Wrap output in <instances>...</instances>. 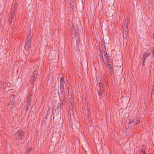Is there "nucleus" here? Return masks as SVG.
Wrapping results in <instances>:
<instances>
[{
	"instance_id": "obj_1",
	"label": "nucleus",
	"mask_w": 154,
	"mask_h": 154,
	"mask_svg": "<svg viewBox=\"0 0 154 154\" xmlns=\"http://www.w3.org/2000/svg\"><path fill=\"white\" fill-rule=\"evenodd\" d=\"M130 19L129 18L127 17L125 21V23L124 24L123 30V36L124 39H127L128 34V26L130 25Z\"/></svg>"
},
{
	"instance_id": "obj_2",
	"label": "nucleus",
	"mask_w": 154,
	"mask_h": 154,
	"mask_svg": "<svg viewBox=\"0 0 154 154\" xmlns=\"http://www.w3.org/2000/svg\"><path fill=\"white\" fill-rule=\"evenodd\" d=\"M31 37H28V38L26 39V44L25 45V48L26 51L29 50L31 45Z\"/></svg>"
},
{
	"instance_id": "obj_3",
	"label": "nucleus",
	"mask_w": 154,
	"mask_h": 154,
	"mask_svg": "<svg viewBox=\"0 0 154 154\" xmlns=\"http://www.w3.org/2000/svg\"><path fill=\"white\" fill-rule=\"evenodd\" d=\"M11 99L9 101V105L10 108H12L15 102L16 97L14 95H12L10 97Z\"/></svg>"
},
{
	"instance_id": "obj_4",
	"label": "nucleus",
	"mask_w": 154,
	"mask_h": 154,
	"mask_svg": "<svg viewBox=\"0 0 154 154\" xmlns=\"http://www.w3.org/2000/svg\"><path fill=\"white\" fill-rule=\"evenodd\" d=\"M15 134L17 136L20 140H22L23 139L24 133L22 130L20 129L18 130Z\"/></svg>"
},
{
	"instance_id": "obj_5",
	"label": "nucleus",
	"mask_w": 154,
	"mask_h": 154,
	"mask_svg": "<svg viewBox=\"0 0 154 154\" xmlns=\"http://www.w3.org/2000/svg\"><path fill=\"white\" fill-rule=\"evenodd\" d=\"M97 54L98 56L99 57L100 59L103 60L104 61L103 59V55L102 54V52L101 49H100L97 51Z\"/></svg>"
},
{
	"instance_id": "obj_6",
	"label": "nucleus",
	"mask_w": 154,
	"mask_h": 154,
	"mask_svg": "<svg viewBox=\"0 0 154 154\" xmlns=\"http://www.w3.org/2000/svg\"><path fill=\"white\" fill-rule=\"evenodd\" d=\"M104 56L105 59V60L106 61V62L110 63L111 60V58L110 57L108 56V55H107V54H104Z\"/></svg>"
},
{
	"instance_id": "obj_7",
	"label": "nucleus",
	"mask_w": 154,
	"mask_h": 154,
	"mask_svg": "<svg viewBox=\"0 0 154 154\" xmlns=\"http://www.w3.org/2000/svg\"><path fill=\"white\" fill-rule=\"evenodd\" d=\"M150 55V54L149 53H147L146 52H145L143 55V59L144 60L147 58Z\"/></svg>"
},
{
	"instance_id": "obj_8",
	"label": "nucleus",
	"mask_w": 154,
	"mask_h": 154,
	"mask_svg": "<svg viewBox=\"0 0 154 154\" xmlns=\"http://www.w3.org/2000/svg\"><path fill=\"white\" fill-rule=\"evenodd\" d=\"M64 82H62L60 81V88L61 91H63L64 89Z\"/></svg>"
},
{
	"instance_id": "obj_9",
	"label": "nucleus",
	"mask_w": 154,
	"mask_h": 154,
	"mask_svg": "<svg viewBox=\"0 0 154 154\" xmlns=\"http://www.w3.org/2000/svg\"><path fill=\"white\" fill-rule=\"evenodd\" d=\"M108 68L110 69V70L112 71L113 70V68L112 66L111 65L110 63L108 62H106V64Z\"/></svg>"
},
{
	"instance_id": "obj_10",
	"label": "nucleus",
	"mask_w": 154,
	"mask_h": 154,
	"mask_svg": "<svg viewBox=\"0 0 154 154\" xmlns=\"http://www.w3.org/2000/svg\"><path fill=\"white\" fill-rule=\"evenodd\" d=\"M151 100L153 103H154V90L151 92Z\"/></svg>"
},
{
	"instance_id": "obj_11",
	"label": "nucleus",
	"mask_w": 154,
	"mask_h": 154,
	"mask_svg": "<svg viewBox=\"0 0 154 154\" xmlns=\"http://www.w3.org/2000/svg\"><path fill=\"white\" fill-rule=\"evenodd\" d=\"M32 101L31 97L30 95H29L27 97V100L26 103H30Z\"/></svg>"
},
{
	"instance_id": "obj_12",
	"label": "nucleus",
	"mask_w": 154,
	"mask_h": 154,
	"mask_svg": "<svg viewBox=\"0 0 154 154\" xmlns=\"http://www.w3.org/2000/svg\"><path fill=\"white\" fill-rule=\"evenodd\" d=\"M32 149L31 148H30L26 151L24 154H29L32 151Z\"/></svg>"
},
{
	"instance_id": "obj_13",
	"label": "nucleus",
	"mask_w": 154,
	"mask_h": 154,
	"mask_svg": "<svg viewBox=\"0 0 154 154\" xmlns=\"http://www.w3.org/2000/svg\"><path fill=\"white\" fill-rule=\"evenodd\" d=\"M146 147L144 145L142 146L141 148L140 151L143 153H145Z\"/></svg>"
},
{
	"instance_id": "obj_14",
	"label": "nucleus",
	"mask_w": 154,
	"mask_h": 154,
	"mask_svg": "<svg viewBox=\"0 0 154 154\" xmlns=\"http://www.w3.org/2000/svg\"><path fill=\"white\" fill-rule=\"evenodd\" d=\"M135 121V120L134 119H131L130 120V121L128 122V124L129 125V126L130 127H131V124L134 122Z\"/></svg>"
},
{
	"instance_id": "obj_15",
	"label": "nucleus",
	"mask_w": 154,
	"mask_h": 154,
	"mask_svg": "<svg viewBox=\"0 0 154 154\" xmlns=\"http://www.w3.org/2000/svg\"><path fill=\"white\" fill-rule=\"evenodd\" d=\"M143 121V119L142 118V117H140V118H139V119L137 120L136 124H137L139 123L140 122H142Z\"/></svg>"
},
{
	"instance_id": "obj_16",
	"label": "nucleus",
	"mask_w": 154,
	"mask_h": 154,
	"mask_svg": "<svg viewBox=\"0 0 154 154\" xmlns=\"http://www.w3.org/2000/svg\"><path fill=\"white\" fill-rule=\"evenodd\" d=\"M51 110V109H50V108H49L48 109L47 111V114H46L47 116L49 115L50 114V113Z\"/></svg>"
},
{
	"instance_id": "obj_17",
	"label": "nucleus",
	"mask_w": 154,
	"mask_h": 154,
	"mask_svg": "<svg viewBox=\"0 0 154 154\" xmlns=\"http://www.w3.org/2000/svg\"><path fill=\"white\" fill-rule=\"evenodd\" d=\"M16 10L15 9V8L14 7H12L11 9V12H15Z\"/></svg>"
},
{
	"instance_id": "obj_18",
	"label": "nucleus",
	"mask_w": 154,
	"mask_h": 154,
	"mask_svg": "<svg viewBox=\"0 0 154 154\" xmlns=\"http://www.w3.org/2000/svg\"><path fill=\"white\" fill-rule=\"evenodd\" d=\"M35 79H35L32 78L31 83V85H34V82H35L36 81Z\"/></svg>"
},
{
	"instance_id": "obj_19",
	"label": "nucleus",
	"mask_w": 154,
	"mask_h": 154,
	"mask_svg": "<svg viewBox=\"0 0 154 154\" xmlns=\"http://www.w3.org/2000/svg\"><path fill=\"white\" fill-rule=\"evenodd\" d=\"M100 88V92L101 93L102 92H103V90L102 89L103 88H102V86H99Z\"/></svg>"
},
{
	"instance_id": "obj_20",
	"label": "nucleus",
	"mask_w": 154,
	"mask_h": 154,
	"mask_svg": "<svg viewBox=\"0 0 154 154\" xmlns=\"http://www.w3.org/2000/svg\"><path fill=\"white\" fill-rule=\"evenodd\" d=\"M73 30L74 31V33H76V32L78 31L77 28L76 27V26H74Z\"/></svg>"
},
{
	"instance_id": "obj_21",
	"label": "nucleus",
	"mask_w": 154,
	"mask_h": 154,
	"mask_svg": "<svg viewBox=\"0 0 154 154\" xmlns=\"http://www.w3.org/2000/svg\"><path fill=\"white\" fill-rule=\"evenodd\" d=\"M37 74L38 72L37 70H35L33 72V75H37Z\"/></svg>"
},
{
	"instance_id": "obj_22",
	"label": "nucleus",
	"mask_w": 154,
	"mask_h": 154,
	"mask_svg": "<svg viewBox=\"0 0 154 154\" xmlns=\"http://www.w3.org/2000/svg\"><path fill=\"white\" fill-rule=\"evenodd\" d=\"M13 19L11 18H9V24L11 25L12 23V21Z\"/></svg>"
},
{
	"instance_id": "obj_23",
	"label": "nucleus",
	"mask_w": 154,
	"mask_h": 154,
	"mask_svg": "<svg viewBox=\"0 0 154 154\" xmlns=\"http://www.w3.org/2000/svg\"><path fill=\"white\" fill-rule=\"evenodd\" d=\"M26 106V109L25 110V111L26 112L28 109H29V106Z\"/></svg>"
},
{
	"instance_id": "obj_24",
	"label": "nucleus",
	"mask_w": 154,
	"mask_h": 154,
	"mask_svg": "<svg viewBox=\"0 0 154 154\" xmlns=\"http://www.w3.org/2000/svg\"><path fill=\"white\" fill-rule=\"evenodd\" d=\"M60 81L62 82H64V77H62L60 78Z\"/></svg>"
},
{
	"instance_id": "obj_25",
	"label": "nucleus",
	"mask_w": 154,
	"mask_h": 154,
	"mask_svg": "<svg viewBox=\"0 0 154 154\" xmlns=\"http://www.w3.org/2000/svg\"><path fill=\"white\" fill-rule=\"evenodd\" d=\"M12 7H14L15 8V9L16 10L17 7V5L16 4H14V5Z\"/></svg>"
},
{
	"instance_id": "obj_26",
	"label": "nucleus",
	"mask_w": 154,
	"mask_h": 154,
	"mask_svg": "<svg viewBox=\"0 0 154 154\" xmlns=\"http://www.w3.org/2000/svg\"><path fill=\"white\" fill-rule=\"evenodd\" d=\"M105 49H104V50H103L104 54H107V52H106V49H105Z\"/></svg>"
},
{
	"instance_id": "obj_27",
	"label": "nucleus",
	"mask_w": 154,
	"mask_h": 154,
	"mask_svg": "<svg viewBox=\"0 0 154 154\" xmlns=\"http://www.w3.org/2000/svg\"><path fill=\"white\" fill-rule=\"evenodd\" d=\"M32 78L36 79L37 78V75H32Z\"/></svg>"
},
{
	"instance_id": "obj_28",
	"label": "nucleus",
	"mask_w": 154,
	"mask_h": 154,
	"mask_svg": "<svg viewBox=\"0 0 154 154\" xmlns=\"http://www.w3.org/2000/svg\"><path fill=\"white\" fill-rule=\"evenodd\" d=\"M102 48H103V50H104V49H105V50L106 49V47L105 45H102Z\"/></svg>"
},
{
	"instance_id": "obj_29",
	"label": "nucleus",
	"mask_w": 154,
	"mask_h": 154,
	"mask_svg": "<svg viewBox=\"0 0 154 154\" xmlns=\"http://www.w3.org/2000/svg\"><path fill=\"white\" fill-rule=\"evenodd\" d=\"M15 12H11L10 14L14 16L15 14Z\"/></svg>"
},
{
	"instance_id": "obj_30",
	"label": "nucleus",
	"mask_w": 154,
	"mask_h": 154,
	"mask_svg": "<svg viewBox=\"0 0 154 154\" xmlns=\"http://www.w3.org/2000/svg\"><path fill=\"white\" fill-rule=\"evenodd\" d=\"M30 103H26V106H30Z\"/></svg>"
},
{
	"instance_id": "obj_31",
	"label": "nucleus",
	"mask_w": 154,
	"mask_h": 154,
	"mask_svg": "<svg viewBox=\"0 0 154 154\" xmlns=\"http://www.w3.org/2000/svg\"><path fill=\"white\" fill-rule=\"evenodd\" d=\"M14 16V15L10 14L9 18L13 19Z\"/></svg>"
},
{
	"instance_id": "obj_32",
	"label": "nucleus",
	"mask_w": 154,
	"mask_h": 154,
	"mask_svg": "<svg viewBox=\"0 0 154 154\" xmlns=\"http://www.w3.org/2000/svg\"><path fill=\"white\" fill-rule=\"evenodd\" d=\"M99 86H102V88H103V85L101 82H100L99 84Z\"/></svg>"
},
{
	"instance_id": "obj_33",
	"label": "nucleus",
	"mask_w": 154,
	"mask_h": 154,
	"mask_svg": "<svg viewBox=\"0 0 154 154\" xmlns=\"http://www.w3.org/2000/svg\"><path fill=\"white\" fill-rule=\"evenodd\" d=\"M78 31H77L76 32V33H75L74 35L75 36V37L78 36Z\"/></svg>"
},
{
	"instance_id": "obj_34",
	"label": "nucleus",
	"mask_w": 154,
	"mask_h": 154,
	"mask_svg": "<svg viewBox=\"0 0 154 154\" xmlns=\"http://www.w3.org/2000/svg\"><path fill=\"white\" fill-rule=\"evenodd\" d=\"M31 37V38H32V36H31V34H29L28 36H27V37Z\"/></svg>"
},
{
	"instance_id": "obj_35",
	"label": "nucleus",
	"mask_w": 154,
	"mask_h": 154,
	"mask_svg": "<svg viewBox=\"0 0 154 154\" xmlns=\"http://www.w3.org/2000/svg\"><path fill=\"white\" fill-rule=\"evenodd\" d=\"M57 116V113H54V116Z\"/></svg>"
},
{
	"instance_id": "obj_36",
	"label": "nucleus",
	"mask_w": 154,
	"mask_h": 154,
	"mask_svg": "<svg viewBox=\"0 0 154 154\" xmlns=\"http://www.w3.org/2000/svg\"><path fill=\"white\" fill-rule=\"evenodd\" d=\"M144 61L145 60H144L143 61V65H142V66H144Z\"/></svg>"
},
{
	"instance_id": "obj_37",
	"label": "nucleus",
	"mask_w": 154,
	"mask_h": 154,
	"mask_svg": "<svg viewBox=\"0 0 154 154\" xmlns=\"http://www.w3.org/2000/svg\"><path fill=\"white\" fill-rule=\"evenodd\" d=\"M103 92H102L101 93H100L99 92V93L100 94V96H101L102 95V93Z\"/></svg>"
},
{
	"instance_id": "obj_38",
	"label": "nucleus",
	"mask_w": 154,
	"mask_h": 154,
	"mask_svg": "<svg viewBox=\"0 0 154 154\" xmlns=\"http://www.w3.org/2000/svg\"><path fill=\"white\" fill-rule=\"evenodd\" d=\"M152 52L153 54H154V50H152Z\"/></svg>"
},
{
	"instance_id": "obj_39",
	"label": "nucleus",
	"mask_w": 154,
	"mask_h": 154,
	"mask_svg": "<svg viewBox=\"0 0 154 154\" xmlns=\"http://www.w3.org/2000/svg\"><path fill=\"white\" fill-rule=\"evenodd\" d=\"M45 119H47V116H45Z\"/></svg>"
},
{
	"instance_id": "obj_40",
	"label": "nucleus",
	"mask_w": 154,
	"mask_h": 154,
	"mask_svg": "<svg viewBox=\"0 0 154 154\" xmlns=\"http://www.w3.org/2000/svg\"><path fill=\"white\" fill-rule=\"evenodd\" d=\"M16 139H17L18 140H19V139L17 137H16Z\"/></svg>"
},
{
	"instance_id": "obj_41",
	"label": "nucleus",
	"mask_w": 154,
	"mask_h": 154,
	"mask_svg": "<svg viewBox=\"0 0 154 154\" xmlns=\"http://www.w3.org/2000/svg\"><path fill=\"white\" fill-rule=\"evenodd\" d=\"M153 90H154V85L153 86Z\"/></svg>"
},
{
	"instance_id": "obj_42",
	"label": "nucleus",
	"mask_w": 154,
	"mask_h": 154,
	"mask_svg": "<svg viewBox=\"0 0 154 154\" xmlns=\"http://www.w3.org/2000/svg\"><path fill=\"white\" fill-rule=\"evenodd\" d=\"M153 38H154V33L153 34Z\"/></svg>"
}]
</instances>
